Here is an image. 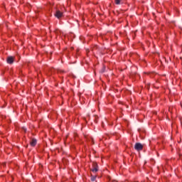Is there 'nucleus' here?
<instances>
[{"label": "nucleus", "instance_id": "1", "mask_svg": "<svg viewBox=\"0 0 182 182\" xmlns=\"http://www.w3.org/2000/svg\"><path fill=\"white\" fill-rule=\"evenodd\" d=\"M134 149L137 150V151H140V150H143V145L141 143H136Z\"/></svg>", "mask_w": 182, "mask_h": 182}, {"label": "nucleus", "instance_id": "2", "mask_svg": "<svg viewBox=\"0 0 182 182\" xmlns=\"http://www.w3.org/2000/svg\"><path fill=\"white\" fill-rule=\"evenodd\" d=\"M92 167H93V168H92L91 169V171H92V173H97V171H98V166H97V163H96V162H93L92 163Z\"/></svg>", "mask_w": 182, "mask_h": 182}, {"label": "nucleus", "instance_id": "3", "mask_svg": "<svg viewBox=\"0 0 182 182\" xmlns=\"http://www.w3.org/2000/svg\"><path fill=\"white\" fill-rule=\"evenodd\" d=\"M62 15H63V13L60 11L56 10L55 14V18H58V19H59L60 18H62Z\"/></svg>", "mask_w": 182, "mask_h": 182}, {"label": "nucleus", "instance_id": "4", "mask_svg": "<svg viewBox=\"0 0 182 182\" xmlns=\"http://www.w3.org/2000/svg\"><path fill=\"white\" fill-rule=\"evenodd\" d=\"M14 57L12 56H9L7 58V63H9V65H12V63H14Z\"/></svg>", "mask_w": 182, "mask_h": 182}, {"label": "nucleus", "instance_id": "5", "mask_svg": "<svg viewBox=\"0 0 182 182\" xmlns=\"http://www.w3.org/2000/svg\"><path fill=\"white\" fill-rule=\"evenodd\" d=\"M30 144L32 146V147H35V146H36V139H33L30 142Z\"/></svg>", "mask_w": 182, "mask_h": 182}, {"label": "nucleus", "instance_id": "6", "mask_svg": "<svg viewBox=\"0 0 182 182\" xmlns=\"http://www.w3.org/2000/svg\"><path fill=\"white\" fill-rule=\"evenodd\" d=\"M122 1L123 0H115L116 5H120V4H122Z\"/></svg>", "mask_w": 182, "mask_h": 182}, {"label": "nucleus", "instance_id": "7", "mask_svg": "<svg viewBox=\"0 0 182 182\" xmlns=\"http://www.w3.org/2000/svg\"><path fill=\"white\" fill-rule=\"evenodd\" d=\"M105 70H106V67L103 66V68H102V70L100 72V73H105Z\"/></svg>", "mask_w": 182, "mask_h": 182}, {"label": "nucleus", "instance_id": "8", "mask_svg": "<svg viewBox=\"0 0 182 182\" xmlns=\"http://www.w3.org/2000/svg\"><path fill=\"white\" fill-rule=\"evenodd\" d=\"M96 180V176L91 177V181H95Z\"/></svg>", "mask_w": 182, "mask_h": 182}, {"label": "nucleus", "instance_id": "9", "mask_svg": "<svg viewBox=\"0 0 182 182\" xmlns=\"http://www.w3.org/2000/svg\"><path fill=\"white\" fill-rule=\"evenodd\" d=\"M55 72H58V73H59V72H61V71H60V70H59V69H57V70H55Z\"/></svg>", "mask_w": 182, "mask_h": 182}, {"label": "nucleus", "instance_id": "10", "mask_svg": "<svg viewBox=\"0 0 182 182\" xmlns=\"http://www.w3.org/2000/svg\"><path fill=\"white\" fill-rule=\"evenodd\" d=\"M23 132H26V128L23 127Z\"/></svg>", "mask_w": 182, "mask_h": 182}, {"label": "nucleus", "instance_id": "11", "mask_svg": "<svg viewBox=\"0 0 182 182\" xmlns=\"http://www.w3.org/2000/svg\"><path fill=\"white\" fill-rule=\"evenodd\" d=\"M72 36H75V34L72 33Z\"/></svg>", "mask_w": 182, "mask_h": 182}]
</instances>
